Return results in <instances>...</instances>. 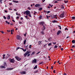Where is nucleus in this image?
<instances>
[{"instance_id":"f257e3e1","label":"nucleus","mask_w":75,"mask_h":75,"mask_svg":"<svg viewBox=\"0 0 75 75\" xmlns=\"http://www.w3.org/2000/svg\"><path fill=\"white\" fill-rule=\"evenodd\" d=\"M30 52H31L30 51L29 52L28 51H26L25 53L23 54L24 57H25L27 55V57H29V56L30 55V54H29Z\"/></svg>"},{"instance_id":"f03ea898","label":"nucleus","mask_w":75,"mask_h":75,"mask_svg":"<svg viewBox=\"0 0 75 75\" xmlns=\"http://www.w3.org/2000/svg\"><path fill=\"white\" fill-rule=\"evenodd\" d=\"M30 13V11H26L23 12L24 14H26V15H28Z\"/></svg>"},{"instance_id":"7ed1b4c3","label":"nucleus","mask_w":75,"mask_h":75,"mask_svg":"<svg viewBox=\"0 0 75 75\" xmlns=\"http://www.w3.org/2000/svg\"><path fill=\"white\" fill-rule=\"evenodd\" d=\"M61 18L64 17V12H63L59 16Z\"/></svg>"},{"instance_id":"20e7f679","label":"nucleus","mask_w":75,"mask_h":75,"mask_svg":"<svg viewBox=\"0 0 75 75\" xmlns=\"http://www.w3.org/2000/svg\"><path fill=\"white\" fill-rule=\"evenodd\" d=\"M9 61H10V62L11 63H14L15 62V60H14V59H11V58H10L9 59Z\"/></svg>"},{"instance_id":"39448f33","label":"nucleus","mask_w":75,"mask_h":75,"mask_svg":"<svg viewBox=\"0 0 75 75\" xmlns=\"http://www.w3.org/2000/svg\"><path fill=\"white\" fill-rule=\"evenodd\" d=\"M15 58H16V59L18 61H21V58H20V57H18L17 56H16L15 57Z\"/></svg>"},{"instance_id":"423d86ee","label":"nucleus","mask_w":75,"mask_h":75,"mask_svg":"<svg viewBox=\"0 0 75 75\" xmlns=\"http://www.w3.org/2000/svg\"><path fill=\"white\" fill-rule=\"evenodd\" d=\"M40 25L41 26L42 25V26H44V22H40L39 23Z\"/></svg>"},{"instance_id":"0eeeda50","label":"nucleus","mask_w":75,"mask_h":75,"mask_svg":"<svg viewBox=\"0 0 75 75\" xmlns=\"http://www.w3.org/2000/svg\"><path fill=\"white\" fill-rule=\"evenodd\" d=\"M34 63H37V59H34V60L32 61V64H34Z\"/></svg>"},{"instance_id":"6e6552de","label":"nucleus","mask_w":75,"mask_h":75,"mask_svg":"<svg viewBox=\"0 0 75 75\" xmlns=\"http://www.w3.org/2000/svg\"><path fill=\"white\" fill-rule=\"evenodd\" d=\"M16 38L17 40H20V35H17Z\"/></svg>"},{"instance_id":"1a4fd4ad","label":"nucleus","mask_w":75,"mask_h":75,"mask_svg":"<svg viewBox=\"0 0 75 75\" xmlns=\"http://www.w3.org/2000/svg\"><path fill=\"white\" fill-rule=\"evenodd\" d=\"M20 74H26V72L25 71H21Z\"/></svg>"},{"instance_id":"9d476101","label":"nucleus","mask_w":75,"mask_h":75,"mask_svg":"<svg viewBox=\"0 0 75 75\" xmlns=\"http://www.w3.org/2000/svg\"><path fill=\"white\" fill-rule=\"evenodd\" d=\"M40 33L42 35H44V30H41L40 31Z\"/></svg>"},{"instance_id":"9b49d317","label":"nucleus","mask_w":75,"mask_h":75,"mask_svg":"<svg viewBox=\"0 0 75 75\" xmlns=\"http://www.w3.org/2000/svg\"><path fill=\"white\" fill-rule=\"evenodd\" d=\"M45 29V26H43V27L42 28V30H43V31H44Z\"/></svg>"},{"instance_id":"f8f14e48","label":"nucleus","mask_w":75,"mask_h":75,"mask_svg":"<svg viewBox=\"0 0 75 75\" xmlns=\"http://www.w3.org/2000/svg\"><path fill=\"white\" fill-rule=\"evenodd\" d=\"M35 7H39L40 6V4H36L35 6Z\"/></svg>"},{"instance_id":"ddd939ff","label":"nucleus","mask_w":75,"mask_h":75,"mask_svg":"<svg viewBox=\"0 0 75 75\" xmlns=\"http://www.w3.org/2000/svg\"><path fill=\"white\" fill-rule=\"evenodd\" d=\"M61 31L59 30L57 33V35H59L60 33H61Z\"/></svg>"},{"instance_id":"4468645a","label":"nucleus","mask_w":75,"mask_h":75,"mask_svg":"<svg viewBox=\"0 0 75 75\" xmlns=\"http://www.w3.org/2000/svg\"><path fill=\"white\" fill-rule=\"evenodd\" d=\"M10 54H7V56L6 57V58H9L10 57Z\"/></svg>"},{"instance_id":"2eb2a0df","label":"nucleus","mask_w":75,"mask_h":75,"mask_svg":"<svg viewBox=\"0 0 75 75\" xmlns=\"http://www.w3.org/2000/svg\"><path fill=\"white\" fill-rule=\"evenodd\" d=\"M12 30H11V34H13V32H12V31L14 32V29H12Z\"/></svg>"},{"instance_id":"dca6fc26","label":"nucleus","mask_w":75,"mask_h":75,"mask_svg":"<svg viewBox=\"0 0 75 75\" xmlns=\"http://www.w3.org/2000/svg\"><path fill=\"white\" fill-rule=\"evenodd\" d=\"M42 42V41H39L38 42V45H41V44Z\"/></svg>"},{"instance_id":"f3484780","label":"nucleus","mask_w":75,"mask_h":75,"mask_svg":"<svg viewBox=\"0 0 75 75\" xmlns=\"http://www.w3.org/2000/svg\"><path fill=\"white\" fill-rule=\"evenodd\" d=\"M13 68H10L7 69V70H13Z\"/></svg>"},{"instance_id":"a211bd4d","label":"nucleus","mask_w":75,"mask_h":75,"mask_svg":"<svg viewBox=\"0 0 75 75\" xmlns=\"http://www.w3.org/2000/svg\"><path fill=\"white\" fill-rule=\"evenodd\" d=\"M10 16L8 15V16L7 17V19L8 20H10Z\"/></svg>"},{"instance_id":"6ab92c4d","label":"nucleus","mask_w":75,"mask_h":75,"mask_svg":"<svg viewBox=\"0 0 75 75\" xmlns=\"http://www.w3.org/2000/svg\"><path fill=\"white\" fill-rule=\"evenodd\" d=\"M13 2H14V3H18V1H14V0H13Z\"/></svg>"},{"instance_id":"aec40b11","label":"nucleus","mask_w":75,"mask_h":75,"mask_svg":"<svg viewBox=\"0 0 75 75\" xmlns=\"http://www.w3.org/2000/svg\"><path fill=\"white\" fill-rule=\"evenodd\" d=\"M51 40H52V38H50L48 39V41H51Z\"/></svg>"},{"instance_id":"412c9836","label":"nucleus","mask_w":75,"mask_h":75,"mask_svg":"<svg viewBox=\"0 0 75 75\" xmlns=\"http://www.w3.org/2000/svg\"><path fill=\"white\" fill-rule=\"evenodd\" d=\"M72 42L73 43V44H75V40H73L72 41Z\"/></svg>"},{"instance_id":"4be33fe9","label":"nucleus","mask_w":75,"mask_h":75,"mask_svg":"<svg viewBox=\"0 0 75 75\" xmlns=\"http://www.w3.org/2000/svg\"><path fill=\"white\" fill-rule=\"evenodd\" d=\"M5 55H6V54H4L3 55V57L2 58L3 59H4L5 58Z\"/></svg>"},{"instance_id":"5701e85b","label":"nucleus","mask_w":75,"mask_h":75,"mask_svg":"<svg viewBox=\"0 0 75 75\" xmlns=\"http://www.w3.org/2000/svg\"><path fill=\"white\" fill-rule=\"evenodd\" d=\"M53 23H57V21L56 20H54L53 21H52Z\"/></svg>"},{"instance_id":"b1692460","label":"nucleus","mask_w":75,"mask_h":75,"mask_svg":"<svg viewBox=\"0 0 75 75\" xmlns=\"http://www.w3.org/2000/svg\"><path fill=\"white\" fill-rule=\"evenodd\" d=\"M58 28L60 29V30H61V26L59 25L58 26Z\"/></svg>"},{"instance_id":"393cba45","label":"nucleus","mask_w":75,"mask_h":75,"mask_svg":"<svg viewBox=\"0 0 75 75\" xmlns=\"http://www.w3.org/2000/svg\"><path fill=\"white\" fill-rule=\"evenodd\" d=\"M26 43V40L25 39V40L23 42L24 44H25Z\"/></svg>"},{"instance_id":"a878e982","label":"nucleus","mask_w":75,"mask_h":75,"mask_svg":"<svg viewBox=\"0 0 75 75\" xmlns=\"http://www.w3.org/2000/svg\"><path fill=\"white\" fill-rule=\"evenodd\" d=\"M71 18H72V20H75V16L72 17H71Z\"/></svg>"},{"instance_id":"bb28decb","label":"nucleus","mask_w":75,"mask_h":75,"mask_svg":"<svg viewBox=\"0 0 75 75\" xmlns=\"http://www.w3.org/2000/svg\"><path fill=\"white\" fill-rule=\"evenodd\" d=\"M36 68H37V66L36 65L35 67L34 68V69H36Z\"/></svg>"},{"instance_id":"cd10ccee","label":"nucleus","mask_w":75,"mask_h":75,"mask_svg":"<svg viewBox=\"0 0 75 75\" xmlns=\"http://www.w3.org/2000/svg\"><path fill=\"white\" fill-rule=\"evenodd\" d=\"M43 63H44V62H42L39 64V65H41V64H43Z\"/></svg>"},{"instance_id":"c85d7f7f","label":"nucleus","mask_w":75,"mask_h":75,"mask_svg":"<svg viewBox=\"0 0 75 75\" xmlns=\"http://www.w3.org/2000/svg\"><path fill=\"white\" fill-rule=\"evenodd\" d=\"M38 72V70H37L36 71H34V73H37Z\"/></svg>"},{"instance_id":"c756f323","label":"nucleus","mask_w":75,"mask_h":75,"mask_svg":"<svg viewBox=\"0 0 75 75\" xmlns=\"http://www.w3.org/2000/svg\"><path fill=\"white\" fill-rule=\"evenodd\" d=\"M42 10V8H40L39 9V11H40V10Z\"/></svg>"},{"instance_id":"7c9ffc66","label":"nucleus","mask_w":75,"mask_h":75,"mask_svg":"<svg viewBox=\"0 0 75 75\" xmlns=\"http://www.w3.org/2000/svg\"><path fill=\"white\" fill-rule=\"evenodd\" d=\"M71 48H75V45H72L71 46Z\"/></svg>"},{"instance_id":"2f4dec72","label":"nucleus","mask_w":75,"mask_h":75,"mask_svg":"<svg viewBox=\"0 0 75 75\" xmlns=\"http://www.w3.org/2000/svg\"><path fill=\"white\" fill-rule=\"evenodd\" d=\"M23 51H24V52H25V51H27V48H25V50L23 49Z\"/></svg>"},{"instance_id":"473e14b6","label":"nucleus","mask_w":75,"mask_h":75,"mask_svg":"<svg viewBox=\"0 0 75 75\" xmlns=\"http://www.w3.org/2000/svg\"><path fill=\"white\" fill-rule=\"evenodd\" d=\"M64 8V6L63 5H62V7L61 8V9H63Z\"/></svg>"},{"instance_id":"72a5a7b5","label":"nucleus","mask_w":75,"mask_h":75,"mask_svg":"<svg viewBox=\"0 0 75 75\" xmlns=\"http://www.w3.org/2000/svg\"><path fill=\"white\" fill-rule=\"evenodd\" d=\"M25 17L27 20H28V19H29V18H28V16H25Z\"/></svg>"},{"instance_id":"f704fd0d","label":"nucleus","mask_w":75,"mask_h":75,"mask_svg":"<svg viewBox=\"0 0 75 75\" xmlns=\"http://www.w3.org/2000/svg\"><path fill=\"white\" fill-rule=\"evenodd\" d=\"M29 16L30 17H31V15L30 13L29 14Z\"/></svg>"},{"instance_id":"c9c22d12","label":"nucleus","mask_w":75,"mask_h":75,"mask_svg":"<svg viewBox=\"0 0 75 75\" xmlns=\"http://www.w3.org/2000/svg\"><path fill=\"white\" fill-rule=\"evenodd\" d=\"M47 44H46L43 47H45V48H46L47 47V46H47Z\"/></svg>"},{"instance_id":"e433bc0d","label":"nucleus","mask_w":75,"mask_h":75,"mask_svg":"<svg viewBox=\"0 0 75 75\" xmlns=\"http://www.w3.org/2000/svg\"><path fill=\"white\" fill-rule=\"evenodd\" d=\"M50 16H46V17L47 18H48V17L50 18Z\"/></svg>"},{"instance_id":"4c0bfd02","label":"nucleus","mask_w":75,"mask_h":75,"mask_svg":"<svg viewBox=\"0 0 75 75\" xmlns=\"http://www.w3.org/2000/svg\"><path fill=\"white\" fill-rule=\"evenodd\" d=\"M54 70L53 71V73H55V71H56V69H54Z\"/></svg>"},{"instance_id":"58836bf2","label":"nucleus","mask_w":75,"mask_h":75,"mask_svg":"<svg viewBox=\"0 0 75 75\" xmlns=\"http://www.w3.org/2000/svg\"><path fill=\"white\" fill-rule=\"evenodd\" d=\"M1 68H6V67H5L4 66H1Z\"/></svg>"},{"instance_id":"ea45409f","label":"nucleus","mask_w":75,"mask_h":75,"mask_svg":"<svg viewBox=\"0 0 75 75\" xmlns=\"http://www.w3.org/2000/svg\"><path fill=\"white\" fill-rule=\"evenodd\" d=\"M4 66H6L7 64H6V63L4 62Z\"/></svg>"},{"instance_id":"a19ab883","label":"nucleus","mask_w":75,"mask_h":75,"mask_svg":"<svg viewBox=\"0 0 75 75\" xmlns=\"http://www.w3.org/2000/svg\"><path fill=\"white\" fill-rule=\"evenodd\" d=\"M20 47H18L17 48H16V50H18V49H20Z\"/></svg>"},{"instance_id":"79ce46f5","label":"nucleus","mask_w":75,"mask_h":75,"mask_svg":"<svg viewBox=\"0 0 75 75\" xmlns=\"http://www.w3.org/2000/svg\"><path fill=\"white\" fill-rule=\"evenodd\" d=\"M40 52H41V51H39L36 54V55H37V54H40Z\"/></svg>"},{"instance_id":"37998d69","label":"nucleus","mask_w":75,"mask_h":75,"mask_svg":"<svg viewBox=\"0 0 75 75\" xmlns=\"http://www.w3.org/2000/svg\"><path fill=\"white\" fill-rule=\"evenodd\" d=\"M31 46H32V45H30L29 46V48H31Z\"/></svg>"},{"instance_id":"c03bdc74","label":"nucleus","mask_w":75,"mask_h":75,"mask_svg":"<svg viewBox=\"0 0 75 75\" xmlns=\"http://www.w3.org/2000/svg\"><path fill=\"white\" fill-rule=\"evenodd\" d=\"M7 31L8 32V33H10V30H7Z\"/></svg>"},{"instance_id":"a18cd8bd","label":"nucleus","mask_w":75,"mask_h":75,"mask_svg":"<svg viewBox=\"0 0 75 75\" xmlns=\"http://www.w3.org/2000/svg\"><path fill=\"white\" fill-rule=\"evenodd\" d=\"M35 54V52H33L32 53V54L33 55V54Z\"/></svg>"},{"instance_id":"49530a36","label":"nucleus","mask_w":75,"mask_h":75,"mask_svg":"<svg viewBox=\"0 0 75 75\" xmlns=\"http://www.w3.org/2000/svg\"><path fill=\"white\" fill-rule=\"evenodd\" d=\"M0 32H1V33L2 34H3L4 33V32H3V31H1Z\"/></svg>"},{"instance_id":"de8ad7c7","label":"nucleus","mask_w":75,"mask_h":75,"mask_svg":"<svg viewBox=\"0 0 75 75\" xmlns=\"http://www.w3.org/2000/svg\"><path fill=\"white\" fill-rule=\"evenodd\" d=\"M57 46H55L54 47V48H57Z\"/></svg>"},{"instance_id":"09e8293b","label":"nucleus","mask_w":75,"mask_h":75,"mask_svg":"<svg viewBox=\"0 0 75 75\" xmlns=\"http://www.w3.org/2000/svg\"><path fill=\"white\" fill-rule=\"evenodd\" d=\"M28 10H31V8L30 7H28Z\"/></svg>"},{"instance_id":"8fccbe9b","label":"nucleus","mask_w":75,"mask_h":75,"mask_svg":"<svg viewBox=\"0 0 75 75\" xmlns=\"http://www.w3.org/2000/svg\"><path fill=\"white\" fill-rule=\"evenodd\" d=\"M48 45H49V46H50V45H51V43H50L48 44Z\"/></svg>"},{"instance_id":"3c124183","label":"nucleus","mask_w":75,"mask_h":75,"mask_svg":"<svg viewBox=\"0 0 75 75\" xmlns=\"http://www.w3.org/2000/svg\"><path fill=\"white\" fill-rule=\"evenodd\" d=\"M51 13V11H47V14H48V13Z\"/></svg>"},{"instance_id":"603ef678","label":"nucleus","mask_w":75,"mask_h":75,"mask_svg":"<svg viewBox=\"0 0 75 75\" xmlns=\"http://www.w3.org/2000/svg\"><path fill=\"white\" fill-rule=\"evenodd\" d=\"M3 17L5 19V20H6V17H5L4 16Z\"/></svg>"},{"instance_id":"864d4df0","label":"nucleus","mask_w":75,"mask_h":75,"mask_svg":"<svg viewBox=\"0 0 75 75\" xmlns=\"http://www.w3.org/2000/svg\"><path fill=\"white\" fill-rule=\"evenodd\" d=\"M18 12H17L16 13V15H17V16H18Z\"/></svg>"},{"instance_id":"5fc2aeb1","label":"nucleus","mask_w":75,"mask_h":75,"mask_svg":"<svg viewBox=\"0 0 75 75\" xmlns=\"http://www.w3.org/2000/svg\"><path fill=\"white\" fill-rule=\"evenodd\" d=\"M65 31H66V30H68V29H67V28H66L65 29Z\"/></svg>"},{"instance_id":"6e6d98bb","label":"nucleus","mask_w":75,"mask_h":75,"mask_svg":"<svg viewBox=\"0 0 75 75\" xmlns=\"http://www.w3.org/2000/svg\"><path fill=\"white\" fill-rule=\"evenodd\" d=\"M53 68H54V67H53V66H51V69H53Z\"/></svg>"},{"instance_id":"4d7b16f0","label":"nucleus","mask_w":75,"mask_h":75,"mask_svg":"<svg viewBox=\"0 0 75 75\" xmlns=\"http://www.w3.org/2000/svg\"><path fill=\"white\" fill-rule=\"evenodd\" d=\"M52 43H53V44H54V45H55L56 44V42H53Z\"/></svg>"},{"instance_id":"13d9d810","label":"nucleus","mask_w":75,"mask_h":75,"mask_svg":"<svg viewBox=\"0 0 75 75\" xmlns=\"http://www.w3.org/2000/svg\"><path fill=\"white\" fill-rule=\"evenodd\" d=\"M45 1V0H42V3H44V2Z\"/></svg>"},{"instance_id":"bf43d9fd","label":"nucleus","mask_w":75,"mask_h":75,"mask_svg":"<svg viewBox=\"0 0 75 75\" xmlns=\"http://www.w3.org/2000/svg\"><path fill=\"white\" fill-rule=\"evenodd\" d=\"M47 8H50V6H47Z\"/></svg>"},{"instance_id":"052dcab7","label":"nucleus","mask_w":75,"mask_h":75,"mask_svg":"<svg viewBox=\"0 0 75 75\" xmlns=\"http://www.w3.org/2000/svg\"><path fill=\"white\" fill-rule=\"evenodd\" d=\"M18 18H19V17L18 16L16 17V19H18Z\"/></svg>"},{"instance_id":"680f3d73","label":"nucleus","mask_w":75,"mask_h":75,"mask_svg":"<svg viewBox=\"0 0 75 75\" xmlns=\"http://www.w3.org/2000/svg\"><path fill=\"white\" fill-rule=\"evenodd\" d=\"M12 21H13V22H15V21H14V20L13 19H12Z\"/></svg>"},{"instance_id":"e2e57ef3","label":"nucleus","mask_w":75,"mask_h":75,"mask_svg":"<svg viewBox=\"0 0 75 75\" xmlns=\"http://www.w3.org/2000/svg\"><path fill=\"white\" fill-rule=\"evenodd\" d=\"M58 3V1H55L54 2L55 3Z\"/></svg>"},{"instance_id":"0e129e2a","label":"nucleus","mask_w":75,"mask_h":75,"mask_svg":"<svg viewBox=\"0 0 75 75\" xmlns=\"http://www.w3.org/2000/svg\"><path fill=\"white\" fill-rule=\"evenodd\" d=\"M23 17L21 18V20H23Z\"/></svg>"},{"instance_id":"69168bd1","label":"nucleus","mask_w":75,"mask_h":75,"mask_svg":"<svg viewBox=\"0 0 75 75\" xmlns=\"http://www.w3.org/2000/svg\"><path fill=\"white\" fill-rule=\"evenodd\" d=\"M61 50H62V51H63V48H61Z\"/></svg>"},{"instance_id":"338daca9","label":"nucleus","mask_w":75,"mask_h":75,"mask_svg":"<svg viewBox=\"0 0 75 75\" xmlns=\"http://www.w3.org/2000/svg\"><path fill=\"white\" fill-rule=\"evenodd\" d=\"M5 13H7V11L5 10Z\"/></svg>"},{"instance_id":"774afa93","label":"nucleus","mask_w":75,"mask_h":75,"mask_svg":"<svg viewBox=\"0 0 75 75\" xmlns=\"http://www.w3.org/2000/svg\"><path fill=\"white\" fill-rule=\"evenodd\" d=\"M64 75H67V74H66V73H64Z\"/></svg>"}]
</instances>
